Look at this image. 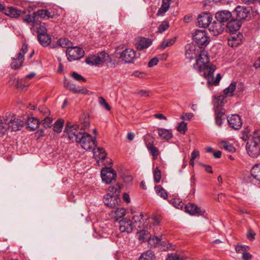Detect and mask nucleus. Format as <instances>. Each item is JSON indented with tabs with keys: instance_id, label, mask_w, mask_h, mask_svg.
Instances as JSON below:
<instances>
[{
	"instance_id": "23",
	"label": "nucleus",
	"mask_w": 260,
	"mask_h": 260,
	"mask_svg": "<svg viewBox=\"0 0 260 260\" xmlns=\"http://www.w3.org/2000/svg\"><path fill=\"white\" fill-rule=\"evenodd\" d=\"M65 87L70 91L76 93H82L85 94L87 93V90L86 88H79L76 86L73 82L68 81L64 82Z\"/></svg>"
},
{
	"instance_id": "16",
	"label": "nucleus",
	"mask_w": 260,
	"mask_h": 260,
	"mask_svg": "<svg viewBox=\"0 0 260 260\" xmlns=\"http://www.w3.org/2000/svg\"><path fill=\"white\" fill-rule=\"evenodd\" d=\"M211 15L208 13H204L200 15L197 19L198 23L200 27L205 28L209 27L212 20Z\"/></svg>"
},
{
	"instance_id": "31",
	"label": "nucleus",
	"mask_w": 260,
	"mask_h": 260,
	"mask_svg": "<svg viewBox=\"0 0 260 260\" xmlns=\"http://www.w3.org/2000/svg\"><path fill=\"white\" fill-rule=\"evenodd\" d=\"M93 156L95 159H104L106 158L107 153L103 148L97 147L96 149H93Z\"/></svg>"
},
{
	"instance_id": "44",
	"label": "nucleus",
	"mask_w": 260,
	"mask_h": 260,
	"mask_svg": "<svg viewBox=\"0 0 260 260\" xmlns=\"http://www.w3.org/2000/svg\"><path fill=\"white\" fill-rule=\"evenodd\" d=\"M176 40V38L164 40L160 45V48L165 49L166 47H170L175 43Z\"/></svg>"
},
{
	"instance_id": "63",
	"label": "nucleus",
	"mask_w": 260,
	"mask_h": 260,
	"mask_svg": "<svg viewBox=\"0 0 260 260\" xmlns=\"http://www.w3.org/2000/svg\"><path fill=\"white\" fill-rule=\"evenodd\" d=\"M133 75L135 77L143 78L145 77L146 74L143 72H140L139 71H135L133 73Z\"/></svg>"
},
{
	"instance_id": "52",
	"label": "nucleus",
	"mask_w": 260,
	"mask_h": 260,
	"mask_svg": "<svg viewBox=\"0 0 260 260\" xmlns=\"http://www.w3.org/2000/svg\"><path fill=\"white\" fill-rule=\"evenodd\" d=\"M52 122V118L49 117H46L42 120V125L45 128L51 127Z\"/></svg>"
},
{
	"instance_id": "46",
	"label": "nucleus",
	"mask_w": 260,
	"mask_h": 260,
	"mask_svg": "<svg viewBox=\"0 0 260 260\" xmlns=\"http://www.w3.org/2000/svg\"><path fill=\"white\" fill-rule=\"evenodd\" d=\"M28 50V47L26 44H23L22 46L20 52L17 54L18 57L19 58V60L22 59L24 60V54L27 52Z\"/></svg>"
},
{
	"instance_id": "8",
	"label": "nucleus",
	"mask_w": 260,
	"mask_h": 260,
	"mask_svg": "<svg viewBox=\"0 0 260 260\" xmlns=\"http://www.w3.org/2000/svg\"><path fill=\"white\" fill-rule=\"evenodd\" d=\"M118 58L125 63H133L136 58V52L132 49H126L120 53Z\"/></svg>"
},
{
	"instance_id": "29",
	"label": "nucleus",
	"mask_w": 260,
	"mask_h": 260,
	"mask_svg": "<svg viewBox=\"0 0 260 260\" xmlns=\"http://www.w3.org/2000/svg\"><path fill=\"white\" fill-rule=\"evenodd\" d=\"M125 214V209L123 208H117L116 210H113L111 211V215L112 217L115 218L117 220L118 219L123 217Z\"/></svg>"
},
{
	"instance_id": "20",
	"label": "nucleus",
	"mask_w": 260,
	"mask_h": 260,
	"mask_svg": "<svg viewBox=\"0 0 260 260\" xmlns=\"http://www.w3.org/2000/svg\"><path fill=\"white\" fill-rule=\"evenodd\" d=\"M236 20L240 21L242 20L246 19L249 15L250 11L248 8L245 7H237L236 9Z\"/></svg>"
},
{
	"instance_id": "30",
	"label": "nucleus",
	"mask_w": 260,
	"mask_h": 260,
	"mask_svg": "<svg viewBox=\"0 0 260 260\" xmlns=\"http://www.w3.org/2000/svg\"><path fill=\"white\" fill-rule=\"evenodd\" d=\"M38 38L41 44L44 47L48 46L51 43V39L48 34L38 35Z\"/></svg>"
},
{
	"instance_id": "62",
	"label": "nucleus",
	"mask_w": 260,
	"mask_h": 260,
	"mask_svg": "<svg viewBox=\"0 0 260 260\" xmlns=\"http://www.w3.org/2000/svg\"><path fill=\"white\" fill-rule=\"evenodd\" d=\"M217 100L218 101V106H221L222 104H224L225 96L224 95H220L218 96Z\"/></svg>"
},
{
	"instance_id": "32",
	"label": "nucleus",
	"mask_w": 260,
	"mask_h": 260,
	"mask_svg": "<svg viewBox=\"0 0 260 260\" xmlns=\"http://www.w3.org/2000/svg\"><path fill=\"white\" fill-rule=\"evenodd\" d=\"M236 88V83L235 82H232L229 86L223 90V93L225 96H232L233 93Z\"/></svg>"
},
{
	"instance_id": "18",
	"label": "nucleus",
	"mask_w": 260,
	"mask_h": 260,
	"mask_svg": "<svg viewBox=\"0 0 260 260\" xmlns=\"http://www.w3.org/2000/svg\"><path fill=\"white\" fill-rule=\"evenodd\" d=\"M243 38V35L240 32H238L237 34H232L228 39V44L232 47H237L242 43Z\"/></svg>"
},
{
	"instance_id": "56",
	"label": "nucleus",
	"mask_w": 260,
	"mask_h": 260,
	"mask_svg": "<svg viewBox=\"0 0 260 260\" xmlns=\"http://www.w3.org/2000/svg\"><path fill=\"white\" fill-rule=\"evenodd\" d=\"M72 77L76 80L77 81H85V79L82 77L81 75L78 74V73L76 72H73L72 74Z\"/></svg>"
},
{
	"instance_id": "1",
	"label": "nucleus",
	"mask_w": 260,
	"mask_h": 260,
	"mask_svg": "<svg viewBox=\"0 0 260 260\" xmlns=\"http://www.w3.org/2000/svg\"><path fill=\"white\" fill-rule=\"evenodd\" d=\"M193 67L201 76H204L207 79L209 87L212 85L217 86L219 84L221 79V75L218 73L214 78V73L216 70V67L210 62L209 57L206 50H200L196 60V63L193 64Z\"/></svg>"
},
{
	"instance_id": "34",
	"label": "nucleus",
	"mask_w": 260,
	"mask_h": 260,
	"mask_svg": "<svg viewBox=\"0 0 260 260\" xmlns=\"http://www.w3.org/2000/svg\"><path fill=\"white\" fill-rule=\"evenodd\" d=\"M225 113L222 110H220L215 113V122L217 125L219 126H221L223 121L224 120V118L222 117L224 115Z\"/></svg>"
},
{
	"instance_id": "60",
	"label": "nucleus",
	"mask_w": 260,
	"mask_h": 260,
	"mask_svg": "<svg viewBox=\"0 0 260 260\" xmlns=\"http://www.w3.org/2000/svg\"><path fill=\"white\" fill-rule=\"evenodd\" d=\"M154 179H160L161 178V172L159 170L156 168L153 171Z\"/></svg>"
},
{
	"instance_id": "25",
	"label": "nucleus",
	"mask_w": 260,
	"mask_h": 260,
	"mask_svg": "<svg viewBox=\"0 0 260 260\" xmlns=\"http://www.w3.org/2000/svg\"><path fill=\"white\" fill-rule=\"evenodd\" d=\"M4 13L12 18H17L20 15L21 11L15 7H8L4 9Z\"/></svg>"
},
{
	"instance_id": "57",
	"label": "nucleus",
	"mask_w": 260,
	"mask_h": 260,
	"mask_svg": "<svg viewBox=\"0 0 260 260\" xmlns=\"http://www.w3.org/2000/svg\"><path fill=\"white\" fill-rule=\"evenodd\" d=\"M249 133V130L247 129L243 132V136L241 137L242 140L244 141L251 139L252 135L248 136V134Z\"/></svg>"
},
{
	"instance_id": "6",
	"label": "nucleus",
	"mask_w": 260,
	"mask_h": 260,
	"mask_svg": "<svg viewBox=\"0 0 260 260\" xmlns=\"http://www.w3.org/2000/svg\"><path fill=\"white\" fill-rule=\"evenodd\" d=\"M4 120L8 124L9 128H10L12 131L19 130L25 123L24 121L15 116H12L11 117H4Z\"/></svg>"
},
{
	"instance_id": "10",
	"label": "nucleus",
	"mask_w": 260,
	"mask_h": 260,
	"mask_svg": "<svg viewBox=\"0 0 260 260\" xmlns=\"http://www.w3.org/2000/svg\"><path fill=\"white\" fill-rule=\"evenodd\" d=\"M103 201L105 204L112 208H115L116 206L119 205L121 202L120 199L118 194H111L110 193H108L103 199Z\"/></svg>"
},
{
	"instance_id": "58",
	"label": "nucleus",
	"mask_w": 260,
	"mask_h": 260,
	"mask_svg": "<svg viewBox=\"0 0 260 260\" xmlns=\"http://www.w3.org/2000/svg\"><path fill=\"white\" fill-rule=\"evenodd\" d=\"M15 87L18 89H23L24 87H27V85H25L23 84L22 81L21 80H17L15 84Z\"/></svg>"
},
{
	"instance_id": "51",
	"label": "nucleus",
	"mask_w": 260,
	"mask_h": 260,
	"mask_svg": "<svg viewBox=\"0 0 260 260\" xmlns=\"http://www.w3.org/2000/svg\"><path fill=\"white\" fill-rule=\"evenodd\" d=\"M38 35L40 34H47V28L46 24L44 23H40L38 27H37Z\"/></svg>"
},
{
	"instance_id": "11",
	"label": "nucleus",
	"mask_w": 260,
	"mask_h": 260,
	"mask_svg": "<svg viewBox=\"0 0 260 260\" xmlns=\"http://www.w3.org/2000/svg\"><path fill=\"white\" fill-rule=\"evenodd\" d=\"M225 25L219 21H213L209 25V30L214 36L221 34L225 28Z\"/></svg>"
},
{
	"instance_id": "21",
	"label": "nucleus",
	"mask_w": 260,
	"mask_h": 260,
	"mask_svg": "<svg viewBox=\"0 0 260 260\" xmlns=\"http://www.w3.org/2000/svg\"><path fill=\"white\" fill-rule=\"evenodd\" d=\"M241 25V23L238 20H232L226 25V31L230 33L234 34L240 29Z\"/></svg>"
},
{
	"instance_id": "14",
	"label": "nucleus",
	"mask_w": 260,
	"mask_h": 260,
	"mask_svg": "<svg viewBox=\"0 0 260 260\" xmlns=\"http://www.w3.org/2000/svg\"><path fill=\"white\" fill-rule=\"evenodd\" d=\"M119 230L122 233H131L134 228V225L132 221L127 218L119 221Z\"/></svg>"
},
{
	"instance_id": "45",
	"label": "nucleus",
	"mask_w": 260,
	"mask_h": 260,
	"mask_svg": "<svg viewBox=\"0 0 260 260\" xmlns=\"http://www.w3.org/2000/svg\"><path fill=\"white\" fill-rule=\"evenodd\" d=\"M139 239L142 241H145L148 240L149 236V233L146 230L141 231L138 233Z\"/></svg>"
},
{
	"instance_id": "47",
	"label": "nucleus",
	"mask_w": 260,
	"mask_h": 260,
	"mask_svg": "<svg viewBox=\"0 0 260 260\" xmlns=\"http://www.w3.org/2000/svg\"><path fill=\"white\" fill-rule=\"evenodd\" d=\"M57 42L60 47L68 48L69 47V46L71 43L70 41L66 38L60 39L57 41Z\"/></svg>"
},
{
	"instance_id": "35",
	"label": "nucleus",
	"mask_w": 260,
	"mask_h": 260,
	"mask_svg": "<svg viewBox=\"0 0 260 260\" xmlns=\"http://www.w3.org/2000/svg\"><path fill=\"white\" fill-rule=\"evenodd\" d=\"M143 218V215L141 214H137L134 215L132 217V223L134 225V226H138V228L141 227V220Z\"/></svg>"
},
{
	"instance_id": "24",
	"label": "nucleus",
	"mask_w": 260,
	"mask_h": 260,
	"mask_svg": "<svg viewBox=\"0 0 260 260\" xmlns=\"http://www.w3.org/2000/svg\"><path fill=\"white\" fill-rule=\"evenodd\" d=\"M152 44L150 39L141 37L136 43L137 48L139 50H142L148 48Z\"/></svg>"
},
{
	"instance_id": "12",
	"label": "nucleus",
	"mask_w": 260,
	"mask_h": 260,
	"mask_svg": "<svg viewBox=\"0 0 260 260\" xmlns=\"http://www.w3.org/2000/svg\"><path fill=\"white\" fill-rule=\"evenodd\" d=\"M116 180H102L103 182L106 184H110V186L108 188V193L111 194H118L120 191L121 186L119 183L115 182Z\"/></svg>"
},
{
	"instance_id": "64",
	"label": "nucleus",
	"mask_w": 260,
	"mask_h": 260,
	"mask_svg": "<svg viewBox=\"0 0 260 260\" xmlns=\"http://www.w3.org/2000/svg\"><path fill=\"white\" fill-rule=\"evenodd\" d=\"M193 115L192 113H185L184 115L181 116V118L183 120H190Z\"/></svg>"
},
{
	"instance_id": "61",
	"label": "nucleus",
	"mask_w": 260,
	"mask_h": 260,
	"mask_svg": "<svg viewBox=\"0 0 260 260\" xmlns=\"http://www.w3.org/2000/svg\"><path fill=\"white\" fill-rule=\"evenodd\" d=\"M152 219L154 224L158 225L160 223L161 217L159 215H154L152 217Z\"/></svg>"
},
{
	"instance_id": "37",
	"label": "nucleus",
	"mask_w": 260,
	"mask_h": 260,
	"mask_svg": "<svg viewBox=\"0 0 260 260\" xmlns=\"http://www.w3.org/2000/svg\"><path fill=\"white\" fill-rule=\"evenodd\" d=\"M155 190L157 195L162 198L164 199H166L168 198V193L160 185L155 186Z\"/></svg>"
},
{
	"instance_id": "17",
	"label": "nucleus",
	"mask_w": 260,
	"mask_h": 260,
	"mask_svg": "<svg viewBox=\"0 0 260 260\" xmlns=\"http://www.w3.org/2000/svg\"><path fill=\"white\" fill-rule=\"evenodd\" d=\"M229 125L235 129H239L242 126V123L240 117L237 114L232 115L227 118Z\"/></svg>"
},
{
	"instance_id": "40",
	"label": "nucleus",
	"mask_w": 260,
	"mask_h": 260,
	"mask_svg": "<svg viewBox=\"0 0 260 260\" xmlns=\"http://www.w3.org/2000/svg\"><path fill=\"white\" fill-rule=\"evenodd\" d=\"M170 3L162 1V4L159 9L157 12V15H164L168 10L170 7Z\"/></svg>"
},
{
	"instance_id": "55",
	"label": "nucleus",
	"mask_w": 260,
	"mask_h": 260,
	"mask_svg": "<svg viewBox=\"0 0 260 260\" xmlns=\"http://www.w3.org/2000/svg\"><path fill=\"white\" fill-rule=\"evenodd\" d=\"M166 260H183L176 253L169 254Z\"/></svg>"
},
{
	"instance_id": "33",
	"label": "nucleus",
	"mask_w": 260,
	"mask_h": 260,
	"mask_svg": "<svg viewBox=\"0 0 260 260\" xmlns=\"http://www.w3.org/2000/svg\"><path fill=\"white\" fill-rule=\"evenodd\" d=\"M155 257L153 252L147 250L141 254L139 260H154Z\"/></svg>"
},
{
	"instance_id": "27",
	"label": "nucleus",
	"mask_w": 260,
	"mask_h": 260,
	"mask_svg": "<svg viewBox=\"0 0 260 260\" xmlns=\"http://www.w3.org/2000/svg\"><path fill=\"white\" fill-rule=\"evenodd\" d=\"M158 135L163 140L168 141L173 137V134L171 130L162 128H158Z\"/></svg>"
},
{
	"instance_id": "7",
	"label": "nucleus",
	"mask_w": 260,
	"mask_h": 260,
	"mask_svg": "<svg viewBox=\"0 0 260 260\" xmlns=\"http://www.w3.org/2000/svg\"><path fill=\"white\" fill-rule=\"evenodd\" d=\"M84 51L78 47H69L66 52L69 61L79 59L84 56Z\"/></svg>"
},
{
	"instance_id": "49",
	"label": "nucleus",
	"mask_w": 260,
	"mask_h": 260,
	"mask_svg": "<svg viewBox=\"0 0 260 260\" xmlns=\"http://www.w3.org/2000/svg\"><path fill=\"white\" fill-rule=\"evenodd\" d=\"M35 15L31 16L30 15H27L25 17L23 18V21L27 23L28 24H31L33 26H35Z\"/></svg>"
},
{
	"instance_id": "3",
	"label": "nucleus",
	"mask_w": 260,
	"mask_h": 260,
	"mask_svg": "<svg viewBox=\"0 0 260 260\" xmlns=\"http://www.w3.org/2000/svg\"><path fill=\"white\" fill-rule=\"evenodd\" d=\"M84 130L79 128L78 124L68 123L63 131V136L68 138L72 142H78Z\"/></svg>"
},
{
	"instance_id": "43",
	"label": "nucleus",
	"mask_w": 260,
	"mask_h": 260,
	"mask_svg": "<svg viewBox=\"0 0 260 260\" xmlns=\"http://www.w3.org/2000/svg\"><path fill=\"white\" fill-rule=\"evenodd\" d=\"M23 61V60H19V58L17 56L16 58H13V61L11 64L12 68L15 70L19 69L22 66Z\"/></svg>"
},
{
	"instance_id": "53",
	"label": "nucleus",
	"mask_w": 260,
	"mask_h": 260,
	"mask_svg": "<svg viewBox=\"0 0 260 260\" xmlns=\"http://www.w3.org/2000/svg\"><path fill=\"white\" fill-rule=\"evenodd\" d=\"M249 249V247L246 245H237L235 248V250L237 253H242L245 252Z\"/></svg>"
},
{
	"instance_id": "13",
	"label": "nucleus",
	"mask_w": 260,
	"mask_h": 260,
	"mask_svg": "<svg viewBox=\"0 0 260 260\" xmlns=\"http://www.w3.org/2000/svg\"><path fill=\"white\" fill-rule=\"evenodd\" d=\"M185 211L191 215H203L205 211L194 204L188 203L185 207Z\"/></svg>"
},
{
	"instance_id": "28",
	"label": "nucleus",
	"mask_w": 260,
	"mask_h": 260,
	"mask_svg": "<svg viewBox=\"0 0 260 260\" xmlns=\"http://www.w3.org/2000/svg\"><path fill=\"white\" fill-rule=\"evenodd\" d=\"M40 123L39 119L34 117H29L27 119L26 124L27 127L31 131H35L39 127Z\"/></svg>"
},
{
	"instance_id": "36",
	"label": "nucleus",
	"mask_w": 260,
	"mask_h": 260,
	"mask_svg": "<svg viewBox=\"0 0 260 260\" xmlns=\"http://www.w3.org/2000/svg\"><path fill=\"white\" fill-rule=\"evenodd\" d=\"M251 175L254 179H260V164H256L252 167Z\"/></svg>"
},
{
	"instance_id": "15",
	"label": "nucleus",
	"mask_w": 260,
	"mask_h": 260,
	"mask_svg": "<svg viewBox=\"0 0 260 260\" xmlns=\"http://www.w3.org/2000/svg\"><path fill=\"white\" fill-rule=\"evenodd\" d=\"M200 51L197 49L196 46L192 44H188L185 46L186 58L192 60L199 55Z\"/></svg>"
},
{
	"instance_id": "59",
	"label": "nucleus",
	"mask_w": 260,
	"mask_h": 260,
	"mask_svg": "<svg viewBox=\"0 0 260 260\" xmlns=\"http://www.w3.org/2000/svg\"><path fill=\"white\" fill-rule=\"evenodd\" d=\"M158 62V59L157 57H154L151 59L148 62V66L149 67L151 68L155 66L157 64Z\"/></svg>"
},
{
	"instance_id": "5",
	"label": "nucleus",
	"mask_w": 260,
	"mask_h": 260,
	"mask_svg": "<svg viewBox=\"0 0 260 260\" xmlns=\"http://www.w3.org/2000/svg\"><path fill=\"white\" fill-rule=\"evenodd\" d=\"M109 55L105 52H101L88 56L86 58L85 62L88 64L98 66L106 61Z\"/></svg>"
},
{
	"instance_id": "22",
	"label": "nucleus",
	"mask_w": 260,
	"mask_h": 260,
	"mask_svg": "<svg viewBox=\"0 0 260 260\" xmlns=\"http://www.w3.org/2000/svg\"><path fill=\"white\" fill-rule=\"evenodd\" d=\"M101 175L102 179H116L117 177L115 171L110 167L103 168Z\"/></svg>"
},
{
	"instance_id": "39",
	"label": "nucleus",
	"mask_w": 260,
	"mask_h": 260,
	"mask_svg": "<svg viewBox=\"0 0 260 260\" xmlns=\"http://www.w3.org/2000/svg\"><path fill=\"white\" fill-rule=\"evenodd\" d=\"M220 147L230 152H234L236 150L235 147L232 144L225 141L221 142L220 144Z\"/></svg>"
},
{
	"instance_id": "26",
	"label": "nucleus",
	"mask_w": 260,
	"mask_h": 260,
	"mask_svg": "<svg viewBox=\"0 0 260 260\" xmlns=\"http://www.w3.org/2000/svg\"><path fill=\"white\" fill-rule=\"evenodd\" d=\"M34 15L44 19H47L50 18H53L54 16V13L52 14L47 9L39 10L36 12L34 13Z\"/></svg>"
},
{
	"instance_id": "4",
	"label": "nucleus",
	"mask_w": 260,
	"mask_h": 260,
	"mask_svg": "<svg viewBox=\"0 0 260 260\" xmlns=\"http://www.w3.org/2000/svg\"><path fill=\"white\" fill-rule=\"evenodd\" d=\"M77 143L86 150L93 149L96 146L95 140L90 134L86 133L84 131H83Z\"/></svg>"
},
{
	"instance_id": "41",
	"label": "nucleus",
	"mask_w": 260,
	"mask_h": 260,
	"mask_svg": "<svg viewBox=\"0 0 260 260\" xmlns=\"http://www.w3.org/2000/svg\"><path fill=\"white\" fill-rule=\"evenodd\" d=\"M63 122L62 119H58L53 125V131L58 133H60L62 131Z\"/></svg>"
},
{
	"instance_id": "50",
	"label": "nucleus",
	"mask_w": 260,
	"mask_h": 260,
	"mask_svg": "<svg viewBox=\"0 0 260 260\" xmlns=\"http://www.w3.org/2000/svg\"><path fill=\"white\" fill-rule=\"evenodd\" d=\"M177 130L181 134H185L187 130V123L184 121L180 122L177 126Z\"/></svg>"
},
{
	"instance_id": "54",
	"label": "nucleus",
	"mask_w": 260,
	"mask_h": 260,
	"mask_svg": "<svg viewBox=\"0 0 260 260\" xmlns=\"http://www.w3.org/2000/svg\"><path fill=\"white\" fill-rule=\"evenodd\" d=\"M136 93L140 97H147L150 96L151 92L144 90H139Z\"/></svg>"
},
{
	"instance_id": "38",
	"label": "nucleus",
	"mask_w": 260,
	"mask_h": 260,
	"mask_svg": "<svg viewBox=\"0 0 260 260\" xmlns=\"http://www.w3.org/2000/svg\"><path fill=\"white\" fill-rule=\"evenodd\" d=\"M147 147L149 152L153 156V159H156L159 153L158 149L151 144H148Z\"/></svg>"
},
{
	"instance_id": "19",
	"label": "nucleus",
	"mask_w": 260,
	"mask_h": 260,
	"mask_svg": "<svg viewBox=\"0 0 260 260\" xmlns=\"http://www.w3.org/2000/svg\"><path fill=\"white\" fill-rule=\"evenodd\" d=\"M215 19L221 23L228 21L232 17L231 13L227 10H222L217 12L215 14Z\"/></svg>"
},
{
	"instance_id": "48",
	"label": "nucleus",
	"mask_w": 260,
	"mask_h": 260,
	"mask_svg": "<svg viewBox=\"0 0 260 260\" xmlns=\"http://www.w3.org/2000/svg\"><path fill=\"white\" fill-rule=\"evenodd\" d=\"M169 27V23L168 21H164L162 22L161 24L158 27L157 32L162 33L166 30Z\"/></svg>"
},
{
	"instance_id": "42",
	"label": "nucleus",
	"mask_w": 260,
	"mask_h": 260,
	"mask_svg": "<svg viewBox=\"0 0 260 260\" xmlns=\"http://www.w3.org/2000/svg\"><path fill=\"white\" fill-rule=\"evenodd\" d=\"M160 240V239L157 237L153 236L152 238L149 237L147 241L151 247H155L159 244Z\"/></svg>"
},
{
	"instance_id": "9",
	"label": "nucleus",
	"mask_w": 260,
	"mask_h": 260,
	"mask_svg": "<svg viewBox=\"0 0 260 260\" xmlns=\"http://www.w3.org/2000/svg\"><path fill=\"white\" fill-rule=\"evenodd\" d=\"M193 39L200 46H206L209 42V38L204 30H196L193 34Z\"/></svg>"
},
{
	"instance_id": "2",
	"label": "nucleus",
	"mask_w": 260,
	"mask_h": 260,
	"mask_svg": "<svg viewBox=\"0 0 260 260\" xmlns=\"http://www.w3.org/2000/svg\"><path fill=\"white\" fill-rule=\"evenodd\" d=\"M260 143V131H254L249 139L246 145V150L248 154L251 157H256L260 153V148L258 144Z\"/></svg>"
}]
</instances>
